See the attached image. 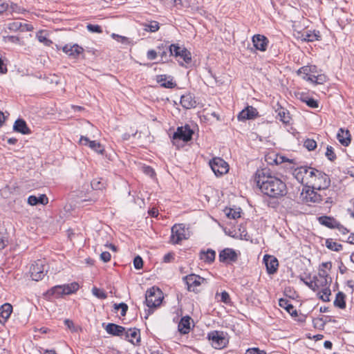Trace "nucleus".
Masks as SVG:
<instances>
[{
	"label": "nucleus",
	"mask_w": 354,
	"mask_h": 354,
	"mask_svg": "<svg viewBox=\"0 0 354 354\" xmlns=\"http://www.w3.org/2000/svg\"><path fill=\"white\" fill-rule=\"evenodd\" d=\"M301 280L304 281V283L313 291H316L319 289L318 286L317 285L316 282L315 281H305L304 279L301 278Z\"/></svg>",
	"instance_id": "680f3d73"
},
{
	"label": "nucleus",
	"mask_w": 354,
	"mask_h": 354,
	"mask_svg": "<svg viewBox=\"0 0 354 354\" xmlns=\"http://www.w3.org/2000/svg\"><path fill=\"white\" fill-rule=\"evenodd\" d=\"M333 304L337 308L344 309L346 306V295L343 292H338L336 294Z\"/></svg>",
	"instance_id": "473e14b6"
},
{
	"label": "nucleus",
	"mask_w": 354,
	"mask_h": 354,
	"mask_svg": "<svg viewBox=\"0 0 354 354\" xmlns=\"http://www.w3.org/2000/svg\"><path fill=\"white\" fill-rule=\"evenodd\" d=\"M171 242L174 244H179L183 240L189 238V232L185 228V224L176 223L171 227Z\"/></svg>",
	"instance_id": "423d86ee"
},
{
	"label": "nucleus",
	"mask_w": 354,
	"mask_h": 354,
	"mask_svg": "<svg viewBox=\"0 0 354 354\" xmlns=\"http://www.w3.org/2000/svg\"><path fill=\"white\" fill-rule=\"evenodd\" d=\"M48 203V198L46 194H40L39 196L30 195L28 198V203L34 206L38 204L46 205Z\"/></svg>",
	"instance_id": "c756f323"
},
{
	"label": "nucleus",
	"mask_w": 354,
	"mask_h": 354,
	"mask_svg": "<svg viewBox=\"0 0 354 354\" xmlns=\"http://www.w3.org/2000/svg\"><path fill=\"white\" fill-rule=\"evenodd\" d=\"M111 255L109 252H102L100 254V259L104 262L107 263L111 260Z\"/></svg>",
	"instance_id": "774afa93"
},
{
	"label": "nucleus",
	"mask_w": 354,
	"mask_h": 354,
	"mask_svg": "<svg viewBox=\"0 0 354 354\" xmlns=\"http://www.w3.org/2000/svg\"><path fill=\"white\" fill-rule=\"evenodd\" d=\"M323 290H322V295L320 294V292L318 293V297L319 299L324 302H328L330 301V295H331V291L329 288V286L324 287Z\"/></svg>",
	"instance_id": "58836bf2"
},
{
	"label": "nucleus",
	"mask_w": 354,
	"mask_h": 354,
	"mask_svg": "<svg viewBox=\"0 0 354 354\" xmlns=\"http://www.w3.org/2000/svg\"><path fill=\"white\" fill-rule=\"evenodd\" d=\"M276 153L274 152H271L266 155L265 160L268 163V165H273L276 164Z\"/></svg>",
	"instance_id": "864d4df0"
},
{
	"label": "nucleus",
	"mask_w": 354,
	"mask_h": 354,
	"mask_svg": "<svg viewBox=\"0 0 354 354\" xmlns=\"http://www.w3.org/2000/svg\"><path fill=\"white\" fill-rule=\"evenodd\" d=\"M254 181L261 192L270 198H279L288 193L286 183L274 176L268 167L258 169L254 174Z\"/></svg>",
	"instance_id": "f257e3e1"
},
{
	"label": "nucleus",
	"mask_w": 354,
	"mask_h": 354,
	"mask_svg": "<svg viewBox=\"0 0 354 354\" xmlns=\"http://www.w3.org/2000/svg\"><path fill=\"white\" fill-rule=\"evenodd\" d=\"M275 160H276V164H275L276 165H280L281 163L286 162H292V160H290V159L286 158V156L278 154V153H276Z\"/></svg>",
	"instance_id": "4d7b16f0"
},
{
	"label": "nucleus",
	"mask_w": 354,
	"mask_h": 354,
	"mask_svg": "<svg viewBox=\"0 0 354 354\" xmlns=\"http://www.w3.org/2000/svg\"><path fill=\"white\" fill-rule=\"evenodd\" d=\"M318 221L321 225L330 229H335L336 227L339 226V221L333 216H321L318 217Z\"/></svg>",
	"instance_id": "393cba45"
},
{
	"label": "nucleus",
	"mask_w": 354,
	"mask_h": 354,
	"mask_svg": "<svg viewBox=\"0 0 354 354\" xmlns=\"http://www.w3.org/2000/svg\"><path fill=\"white\" fill-rule=\"evenodd\" d=\"M10 8L13 12L17 13H24V12H26V10L24 8L19 6L17 3H12L10 5Z\"/></svg>",
	"instance_id": "0e129e2a"
},
{
	"label": "nucleus",
	"mask_w": 354,
	"mask_h": 354,
	"mask_svg": "<svg viewBox=\"0 0 354 354\" xmlns=\"http://www.w3.org/2000/svg\"><path fill=\"white\" fill-rule=\"evenodd\" d=\"M279 306L284 308L292 317H296L298 316V313L296 309H295L294 306L290 303L289 300L285 298H281L279 299Z\"/></svg>",
	"instance_id": "a878e982"
},
{
	"label": "nucleus",
	"mask_w": 354,
	"mask_h": 354,
	"mask_svg": "<svg viewBox=\"0 0 354 354\" xmlns=\"http://www.w3.org/2000/svg\"><path fill=\"white\" fill-rule=\"evenodd\" d=\"M111 37L114 39H116L118 42H120L123 44H127L129 43V39L128 37H124L122 35H119L115 33H112Z\"/></svg>",
	"instance_id": "6e6d98bb"
},
{
	"label": "nucleus",
	"mask_w": 354,
	"mask_h": 354,
	"mask_svg": "<svg viewBox=\"0 0 354 354\" xmlns=\"http://www.w3.org/2000/svg\"><path fill=\"white\" fill-rule=\"evenodd\" d=\"M263 262L266 265L267 272L269 274H273L277 272L279 262L276 257L265 254L263 257Z\"/></svg>",
	"instance_id": "dca6fc26"
},
{
	"label": "nucleus",
	"mask_w": 354,
	"mask_h": 354,
	"mask_svg": "<svg viewBox=\"0 0 354 354\" xmlns=\"http://www.w3.org/2000/svg\"><path fill=\"white\" fill-rule=\"evenodd\" d=\"M183 281L187 285L188 291L198 293L199 290L196 289V287L199 286L203 281H205V279L195 274H190L183 277Z\"/></svg>",
	"instance_id": "1a4fd4ad"
},
{
	"label": "nucleus",
	"mask_w": 354,
	"mask_h": 354,
	"mask_svg": "<svg viewBox=\"0 0 354 354\" xmlns=\"http://www.w3.org/2000/svg\"><path fill=\"white\" fill-rule=\"evenodd\" d=\"M162 298L161 290L156 286H152L146 292L145 304L149 308H156L160 305Z\"/></svg>",
	"instance_id": "39448f33"
},
{
	"label": "nucleus",
	"mask_w": 354,
	"mask_h": 354,
	"mask_svg": "<svg viewBox=\"0 0 354 354\" xmlns=\"http://www.w3.org/2000/svg\"><path fill=\"white\" fill-rule=\"evenodd\" d=\"M221 301L226 304H229L231 302L230 295L225 290L221 293Z\"/></svg>",
	"instance_id": "052dcab7"
},
{
	"label": "nucleus",
	"mask_w": 354,
	"mask_h": 354,
	"mask_svg": "<svg viewBox=\"0 0 354 354\" xmlns=\"http://www.w3.org/2000/svg\"><path fill=\"white\" fill-rule=\"evenodd\" d=\"M48 266L44 263V261L37 259L34 261L30 268V277L32 280L39 281L41 280L48 272Z\"/></svg>",
	"instance_id": "0eeeda50"
},
{
	"label": "nucleus",
	"mask_w": 354,
	"mask_h": 354,
	"mask_svg": "<svg viewBox=\"0 0 354 354\" xmlns=\"http://www.w3.org/2000/svg\"><path fill=\"white\" fill-rule=\"evenodd\" d=\"M309 70L310 69L308 68V66H304L299 68L297 70V73L299 75H302V78L306 80L308 77L310 75Z\"/></svg>",
	"instance_id": "de8ad7c7"
},
{
	"label": "nucleus",
	"mask_w": 354,
	"mask_h": 354,
	"mask_svg": "<svg viewBox=\"0 0 354 354\" xmlns=\"http://www.w3.org/2000/svg\"><path fill=\"white\" fill-rule=\"evenodd\" d=\"M245 354H266L263 350H260L259 348H248Z\"/></svg>",
	"instance_id": "e2e57ef3"
},
{
	"label": "nucleus",
	"mask_w": 354,
	"mask_h": 354,
	"mask_svg": "<svg viewBox=\"0 0 354 354\" xmlns=\"http://www.w3.org/2000/svg\"><path fill=\"white\" fill-rule=\"evenodd\" d=\"M80 288L77 282H73L68 284L57 285L52 287L48 290L44 294L46 299L51 300L53 299H57L63 295H68L75 293Z\"/></svg>",
	"instance_id": "f03ea898"
},
{
	"label": "nucleus",
	"mask_w": 354,
	"mask_h": 354,
	"mask_svg": "<svg viewBox=\"0 0 354 354\" xmlns=\"http://www.w3.org/2000/svg\"><path fill=\"white\" fill-rule=\"evenodd\" d=\"M86 29L90 32L93 33H102L103 32L102 28L97 24H88L86 26Z\"/></svg>",
	"instance_id": "a18cd8bd"
},
{
	"label": "nucleus",
	"mask_w": 354,
	"mask_h": 354,
	"mask_svg": "<svg viewBox=\"0 0 354 354\" xmlns=\"http://www.w3.org/2000/svg\"><path fill=\"white\" fill-rule=\"evenodd\" d=\"M337 139L343 146H348L351 141V136L350 131L348 129L340 128L337 133Z\"/></svg>",
	"instance_id": "4be33fe9"
},
{
	"label": "nucleus",
	"mask_w": 354,
	"mask_h": 354,
	"mask_svg": "<svg viewBox=\"0 0 354 354\" xmlns=\"http://www.w3.org/2000/svg\"><path fill=\"white\" fill-rule=\"evenodd\" d=\"M207 338L212 342V346L216 349L225 348L229 343L228 334L221 330L210 331Z\"/></svg>",
	"instance_id": "20e7f679"
},
{
	"label": "nucleus",
	"mask_w": 354,
	"mask_h": 354,
	"mask_svg": "<svg viewBox=\"0 0 354 354\" xmlns=\"http://www.w3.org/2000/svg\"><path fill=\"white\" fill-rule=\"evenodd\" d=\"M200 259L203 260L205 263H212L216 257V252L212 249H207L206 251L201 250L200 252Z\"/></svg>",
	"instance_id": "c85d7f7f"
},
{
	"label": "nucleus",
	"mask_w": 354,
	"mask_h": 354,
	"mask_svg": "<svg viewBox=\"0 0 354 354\" xmlns=\"http://www.w3.org/2000/svg\"><path fill=\"white\" fill-rule=\"evenodd\" d=\"M158 53L156 50L150 49L147 53V57L149 60H154L157 58Z\"/></svg>",
	"instance_id": "69168bd1"
},
{
	"label": "nucleus",
	"mask_w": 354,
	"mask_h": 354,
	"mask_svg": "<svg viewBox=\"0 0 354 354\" xmlns=\"http://www.w3.org/2000/svg\"><path fill=\"white\" fill-rule=\"evenodd\" d=\"M194 133V130L189 124H186L184 126L178 127L174 133L171 136L169 135V138L173 145H177L179 141H183L185 143L191 141Z\"/></svg>",
	"instance_id": "7ed1b4c3"
},
{
	"label": "nucleus",
	"mask_w": 354,
	"mask_h": 354,
	"mask_svg": "<svg viewBox=\"0 0 354 354\" xmlns=\"http://www.w3.org/2000/svg\"><path fill=\"white\" fill-rule=\"evenodd\" d=\"M306 199L308 202L318 203L322 201L323 198L319 194L312 189L306 191Z\"/></svg>",
	"instance_id": "72a5a7b5"
},
{
	"label": "nucleus",
	"mask_w": 354,
	"mask_h": 354,
	"mask_svg": "<svg viewBox=\"0 0 354 354\" xmlns=\"http://www.w3.org/2000/svg\"><path fill=\"white\" fill-rule=\"evenodd\" d=\"M259 112L257 109L252 106H247L243 109L237 115L239 121H246L253 120L259 117Z\"/></svg>",
	"instance_id": "ddd939ff"
},
{
	"label": "nucleus",
	"mask_w": 354,
	"mask_h": 354,
	"mask_svg": "<svg viewBox=\"0 0 354 354\" xmlns=\"http://www.w3.org/2000/svg\"><path fill=\"white\" fill-rule=\"evenodd\" d=\"M36 37L39 42L43 43L46 46H50L53 44V41L47 38L43 31L38 32Z\"/></svg>",
	"instance_id": "37998d69"
},
{
	"label": "nucleus",
	"mask_w": 354,
	"mask_h": 354,
	"mask_svg": "<svg viewBox=\"0 0 354 354\" xmlns=\"http://www.w3.org/2000/svg\"><path fill=\"white\" fill-rule=\"evenodd\" d=\"M62 50L71 59H77L80 56L84 58V49L77 44H67L62 47Z\"/></svg>",
	"instance_id": "9d476101"
},
{
	"label": "nucleus",
	"mask_w": 354,
	"mask_h": 354,
	"mask_svg": "<svg viewBox=\"0 0 354 354\" xmlns=\"http://www.w3.org/2000/svg\"><path fill=\"white\" fill-rule=\"evenodd\" d=\"M91 292L93 295L98 299H104L107 297V294L102 289L95 286L92 288Z\"/></svg>",
	"instance_id": "c03bdc74"
},
{
	"label": "nucleus",
	"mask_w": 354,
	"mask_h": 354,
	"mask_svg": "<svg viewBox=\"0 0 354 354\" xmlns=\"http://www.w3.org/2000/svg\"><path fill=\"white\" fill-rule=\"evenodd\" d=\"M144 30L150 32H155L160 28L159 23L156 21H152L149 24H144Z\"/></svg>",
	"instance_id": "4c0bfd02"
},
{
	"label": "nucleus",
	"mask_w": 354,
	"mask_h": 354,
	"mask_svg": "<svg viewBox=\"0 0 354 354\" xmlns=\"http://www.w3.org/2000/svg\"><path fill=\"white\" fill-rule=\"evenodd\" d=\"M305 103L308 106L313 109H316L319 107V102L310 97V98H308L307 100H305Z\"/></svg>",
	"instance_id": "13d9d810"
},
{
	"label": "nucleus",
	"mask_w": 354,
	"mask_h": 354,
	"mask_svg": "<svg viewBox=\"0 0 354 354\" xmlns=\"http://www.w3.org/2000/svg\"><path fill=\"white\" fill-rule=\"evenodd\" d=\"M142 171L147 176L153 178L156 176V172L153 167L149 165H145L142 167Z\"/></svg>",
	"instance_id": "3c124183"
},
{
	"label": "nucleus",
	"mask_w": 354,
	"mask_h": 354,
	"mask_svg": "<svg viewBox=\"0 0 354 354\" xmlns=\"http://www.w3.org/2000/svg\"><path fill=\"white\" fill-rule=\"evenodd\" d=\"M12 312V306L5 303L0 306V324H4Z\"/></svg>",
	"instance_id": "b1692460"
},
{
	"label": "nucleus",
	"mask_w": 354,
	"mask_h": 354,
	"mask_svg": "<svg viewBox=\"0 0 354 354\" xmlns=\"http://www.w3.org/2000/svg\"><path fill=\"white\" fill-rule=\"evenodd\" d=\"M317 277L319 280L317 281L316 283L318 286L319 288L320 287L330 286L331 283V277H329L328 274L324 269H319Z\"/></svg>",
	"instance_id": "5701e85b"
},
{
	"label": "nucleus",
	"mask_w": 354,
	"mask_h": 354,
	"mask_svg": "<svg viewBox=\"0 0 354 354\" xmlns=\"http://www.w3.org/2000/svg\"><path fill=\"white\" fill-rule=\"evenodd\" d=\"M325 245L328 249L335 252H339L343 248L342 244L333 241L332 239H326Z\"/></svg>",
	"instance_id": "e433bc0d"
},
{
	"label": "nucleus",
	"mask_w": 354,
	"mask_h": 354,
	"mask_svg": "<svg viewBox=\"0 0 354 354\" xmlns=\"http://www.w3.org/2000/svg\"><path fill=\"white\" fill-rule=\"evenodd\" d=\"M157 53L158 55H159L161 57V62L162 63H166L168 62L169 59V45L168 43H162L160 44L157 46Z\"/></svg>",
	"instance_id": "cd10ccee"
},
{
	"label": "nucleus",
	"mask_w": 354,
	"mask_h": 354,
	"mask_svg": "<svg viewBox=\"0 0 354 354\" xmlns=\"http://www.w3.org/2000/svg\"><path fill=\"white\" fill-rule=\"evenodd\" d=\"M183 47H180L178 44H173L169 45V57L171 56H174L178 57L180 55V50H182Z\"/></svg>",
	"instance_id": "a19ab883"
},
{
	"label": "nucleus",
	"mask_w": 354,
	"mask_h": 354,
	"mask_svg": "<svg viewBox=\"0 0 354 354\" xmlns=\"http://www.w3.org/2000/svg\"><path fill=\"white\" fill-rule=\"evenodd\" d=\"M113 308L116 310H118L120 309V310H121L122 316H125L128 310V306L127 304L124 302H121L120 304H114Z\"/></svg>",
	"instance_id": "49530a36"
},
{
	"label": "nucleus",
	"mask_w": 354,
	"mask_h": 354,
	"mask_svg": "<svg viewBox=\"0 0 354 354\" xmlns=\"http://www.w3.org/2000/svg\"><path fill=\"white\" fill-rule=\"evenodd\" d=\"M133 263L136 270H140L143 267V260L139 255L134 257Z\"/></svg>",
	"instance_id": "5fc2aeb1"
},
{
	"label": "nucleus",
	"mask_w": 354,
	"mask_h": 354,
	"mask_svg": "<svg viewBox=\"0 0 354 354\" xmlns=\"http://www.w3.org/2000/svg\"><path fill=\"white\" fill-rule=\"evenodd\" d=\"M4 40L6 42H10L12 44H20V42H21L20 38L17 36H14V35H8V36L4 37Z\"/></svg>",
	"instance_id": "bf43d9fd"
},
{
	"label": "nucleus",
	"mask_w": 354,
	"mask_h": 354,
	"mask_svg": "<svg viewBox=\"0 0 354 354\" xmlns=\"http://www.w3.org/2000/svg\"><path fill=\"white\" fill-rule=\"evenodd\" d=\"M180 103L186 109H190L196 106L195 96L191 93H187L180 97Z\"/></svg>",
	"instance_id": "6ab92c4d"
},
{
	"label": "nucleus",
	"mask_w": 354,
	"mask_h": 354,
	"mask_svg": "<svg viewBox=\"0 0 354 354\" xmlns=\"http://www.w3.org/2000/svg\"><path fill=\"white\" fill-rule=\"evenodd\" d=\"M278 112V117L280 120V121H281L283 124H289L290 123V113L288 110L283 109V107H280L279 109H277V111Z\"/></svg>",
	"instance_id": "f704fd0d"
},
{
	"label": "nucleus",
	"mask_w": 354,
	"mask_h": 354,
	"mask_svg": "<svg viewBox=\"0 0 354 354\" xmlns=\"http://www.w3.org/2000/svg\"><path fill=\"white\" fill-rule=\"evenodd\" d=\"M80 143L84 146H88L91 149L100 154L104 152V147L96 140H90L86 136H82L80 139Z\"/></svg>",
	"instance_id": "4468645a"
},
{
	"label": "nucleus",
	"mask_w": 354,
	"mask_h": 354,
	"mask_svg": "<svg viewBox=\"0 0 354 354\" xmlns=\"http://www.w3.org/2000/svg\"><path fill=\"white\" fill-rule=\"evenodd\" d=\"M105 330L109 335L123 338L125 328L116 324L109 323L106 324Z\"/></svg>",
	"instance_id": "aec40b11"
},
{
	"label": "nucleus",
	"mask_w": 354,
	"mask_h": 354,
	"mask_svg": "<svg viewBox=\"0 0 354 354\" xmlns=\"http://www.w3.org/2000/svg\"><path fill=\"white\" fill-rule=\"evenodd\" d=\"M219 261L227 265L236 262L238 254L235 250L226 248L220 251L218 254Z\"/></svg>",
	"instance_id": "9b49d317"
},
{
	"label": "nucleus",
	"mask_w": 354,
	"mask_h": 354,
	"mask_svg": "<svg viewBox=\"0 0 354 354\" xmlns=\"http://www.w3.org/2000/svg\"><path fill=\"white\" fill-rule=\"evenodd\" d=\"M191 317L188 315L183 317L178 325V330L182 335L188 334L190 331Z\"/></svg>",
	"instance_id": "bb28decb"
},
{
	"label": "nucleus",
	"mask_w": 354,
	"mask_h": 354,
	"mask_svg": "<svg viewBox=\"0 0 354 354\" xmlns=\"http://www.w3.org/2000/svg\"><path fill=\"white\" fill-rule=\"evenodd\" d=\"M209 165L216 176H221L229 171L227 162L219 157H216L210 160Z\"/></svg>",
	"instance_id": "6e6552de"
},
{
	"label": "nucleus",
	"mask_w": 354,
	"mask_h": 354,
	"mask_svg": "<svg viewBox=\"0 0 354 354\" xmlns=\"http://www.w3.org/2000/svg\"><path fill=\"white\" fill-rule=\"evenodd\" d=\"M156 82L160 84V86L166 88H174L176 87L177 84L173 80L172 76L167 75H158L156 76Z\"/></svg>",
	"instance_id": "a211bd4d"
},
{
	"label": "nucleus",
	"mask_w": 354,
	"mask_h": 354,
	"mask_svg": "<svg viewBox=\"0 0 354 354\" xmlns=\"http://www.w3.org/2000/svg\"><path fill=\"white\" fill-rule=\"evenodd\" d=\"M325 156L330 161H334L337 156L334 152V149L333 147L328 145L326 147V151L325 153Z\"/></svg>",
	"instance_id": "09e8293b"
},
{
	"label": "nucleus",
	"mask_w": 354,
	"mask_h": 354,
	"mask_svg": "<svg viewBox=\"0 0 354 354\" xmlns=\"http://www.w3.org/2000/svg\"><path fill=\"white\" fill-rule=\"evenodd\" d=\"M91 185L94 190H102L105 187V183L102 178L93 179Z\"/></svg>",
	"instance_id": "ea45409f"
},
{
	"label": "nucleus",
	"mask_w": 354,
	"mask_h": 354,
	"mask_svg": "<svg viewBox=\"0 0 354 354\" xmlns=\"http://www.w3.org/2000/svg\"><path fill=\"white\" fill-rule=\"evenodd\" d=\"M123 338L133 345H139L140 342V332L138 328H129L124 330Z\"/></svg>",
	"instance_id": "f3484780"
},
{
	"label": "nucleus",
	"mask_w": 354,
	"mask_h": 354,
	"mask_svg": "<svg viewBox=\"0 0 354 354\" xmlns=\"http://www.w3.org/2000/svg\"><path fill=\"white\" fill-rule=\"evenodd\" d=\"M319 181L318 189H326L330 185V179L329 176L324 172L319 171L317 174V178Z\"/></svg>",
	"instance_id": "7c9ffc66"
},
{
	"label": "nucleus",
	"mask_w": 354,
	"mask_h": 354,
	"mask_svg": "<svg viewBox=\"0 0 354 354\" xmlns=\"http://www.w3.org/2000/svg\"><path fill=\"white\" fill-rule=\"evenodd\" d=\"M13 130L15 132L20 133L23 135H28L31 133V131L28 127L26 122L21 118H18L15 120L13 125Z\"/></svg>",
	"instance_id": "412c9836"
},
{
	"label": "nucleus",
	"mask_w": 354,
	"mask_h": 354,
	"mask_svg": "<svg viewBox=\"0 0 354 354\" xmlns=\"http://www.w3.org/2000/svg\"><path fill=\"white\" fill-rule=\"evenodd\" d=\"M8 28L11 31H20V28H21V22L19 21H15L10 22L8 24Z\"/></svg>",
	"instance_id": "8fccbe9b"
},
{
	"label": "nucleus",
	"mask_w": 354,
	"mask_h": 354,
	"mask_svg": "<svg viewBox=\"0 0 354 354\" xmlns=\"http://www.w3.org/2000/svg\"><path fill=\"white\" fill-rule=\"evenodd\" d=\"M304 146L308 151H313L317 147V142L313 139H306L304 141Z\"/></svg>",
	"instance_id": "603ef678"
},
{
	"label": "nucleus",
	"mask_w": 354,
	"mask_h": 354,
	"mask_svg": "<svg viewBox=\"0 0 354 354\" xmlns=\"http://www.w3.org/2000/svg\"><path fill=\"white\" fill-rule=\"evenodd\" d=\"M252 41L257 50L261 52H265L267 50L269 40L266 36L260 34L254 35L252 38Z\"/></svg>",
	"instance_id": "2eb2a0df"
},
{
	"label": "nucleus",
	"mask_w": 354,
	"mask_h": 354,
	"mask_svg": "<svg viewBox=\"0 0 354 354\" xmlns=\"http://www.w3.org/2000/svg\"><path fill=\"white\" fill-rule=\"evenodd\" d=\"M178 57H180L186 64H189L192 62V54L185 47H183Z\"/></svg>",
	"instance_id": "79ce46f5"
},
{
	"label": "nucleus",
	"mask_w": 354,
	"mask_h": 354,
	"mask_svg": "<svg viewBox=\"0 0 354 354\" xmlns=\"http://www.w3.org/2000/svg\"><path fill=\"white\" fill-rule=\"evenodd\" d=\"M327 80V77L324 74L317 75L315 84H322L326 82Z\"/></svg>",
	"instance_id": "338daca9"
},
{
	"label": "nucleus",
	"mask_w": 354,
	"mask_h": 354,
	"mask_svg": "<svg viewBox=\"0 0 354 354\" xmlns=\"http://www.w3.org/2000/svg\"><path fill=\"white\" fill-rule=\"evenodd\" d=\"M297 38L300 39L302 41L313 42L322 39L320 32L317 30H308L304 32H297Z\"/></svg>",
	"instance_id": "f8f14e48"
},
{
	"label": "nucleus",
	"mask_w": 354,
	"mask_h": 354,
	"mask_svg": "<svg viewBox=\"0 0 354 354\" xmlns=\"http://www.w3.org/2000/svg\"><path fill=\"white\" fill-rule=\"evenodd\" d=\"M308 167L307 166H301L299 167L295 168L292 171V175L297 179V180L304 184V175L308 174Z\"/></svg>",
	"instance_id": "2f4dec72"
},
{
	"label": "nucleus",
	"mask_w": 354,
	"mask_h": 354,
	"mask_svg": "<svg viewBox=\"0 0 354 354\" xmlns=\"http://www.w3.org/2000/svg\"><path fill=\"white\" fill-rule=\"evenodd\" d=\"M241 209L240 207L237 209H233L231 207H225L224 209V212L227 218L236 219L241 217Z\"/></svg>",
	"instance_id": "c9c22d12"
}]
</instances>
